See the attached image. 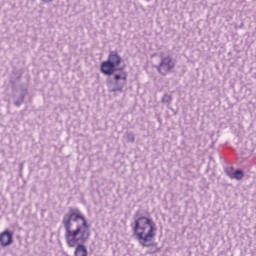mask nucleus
<instances>
[{
	"mask_svg": "<svg viewBox=\"0 0 256 256\" xmlns=\"http://www.w3.org/2000/svg\"><path fill=\"white\" fill-rule=\"evenodd\" d=\"M101 73L104 75H113L116 81L115 91H123L124 85H127V73L123 68H117V65H101Z\"/></svg>",
	"mask_w": 256,
	"mask_h": 256,
	"instance_id": "obj_3",
	"label": "nucleus"
},
{
	"mask_svg": "<svg viewBox=\"0 0 256 256\" xmlns=\"http://www.w3.org/2000/svg\"><path fill=\"white\" fill-rule=\"evenodd\" d=\"M43 3H53V0H42Z\"/></svg>",
	"mask_w": 256,
	"mask_h": 256,
	"instance_id": "obj_11",
	"label": "nucleus"
},
{
	"mask_svg": "<svg viewBox=\"0 0 256 256\" xmlns=\"http://www.w3.org/2000/svg\"><path fill=\"white\" fill-rule=\"evenodd\" d=\"M161 63L160 65H171L173 58L171 56H165L163 52L160 53Z\"/></svg>",
	"mask_w": 256,
	"mask_h": 256,
	"instance_id": "obj_6",
	"label": "nucleus"
},
{
	"mask_svg": "<svg viewBox=\"0 0 256 256\" xmlns=\"http://www.w3.org/2000/svg\"><path fill=\"white\" fill-rule=\"evenodd\" d=\"M230 179H236L237 181H241V179L244 177L242 170H236L233 173L229 174Z\"/></svg>",
	"mask_w": 256,
	"mask_h": 256,
	"instance_id": "obj_8",
	"label": "nucleus"
},
{
	"mask_svg": "<svg viewBox=\"0 0 256 256\" xmlns=\"http://www.w3.org/2000/svg\"><path fill=\"white\" fill-rule=\"evenodd\" d=\"M171 69H173V66H169V65L157 66V70L159 71V73L161 75H167V73H169V71H171Z\"/></svg>",
	"mask_w": 256,
	"mask_h": 256,
	"instance_id": "obj_7",
	"label": "nucleus"
},
{
	"mask_svg": "<svg viewBox=\"0 0 256 256\" xmlns=\"http://www.w3.org/2000/svg\"><path fill=\"white\" fill-rule=\"evenodd\" d=\"M101 65H113V63H112L111 60H109V58H108V60L102 62Z\"/></svg>",
	"mask_w": 256,
	"mask_h": 256,
	"instance_id": "obj_10",
	"label": "nucleus"
},
{
	"mask_svg": "<svg viewBox=\"0 0 256 256\" xmlns=\"http://www.w3.org/2000/svg\"><path fill=\"white\" fill-rule=\"evenodd\" d=\"M134 237L142 247H151L157 237V224L149 216L136 214L131 224Z\"/></svg>",
	"mask_w": 256,
	"mask_h": 256,
	"instance_id": "obj_2",
	"label": "nucleus"
},
{
	"mask_svg": "<svg viewBox=\"0 0 256 256\" xmlns=\"http://www.w3.org/2000/svg\"><path fill=\"white\" fill-rule=\"evenodd\" d=\"M172 97L171 95L165 94L162 98V103H171Z\"/></svg>",
	"mask_w": 256,
	"mask_h": 256,
	"instance_id": "obj_9",
	"label": "nucleus"
},
{
	"mask_svg": "<svg viewBox=\"0 0 256 256\" xmlns=\"http://www.w3.org/2000/svg\"><path fill=\"white\" fill-rule=\"evenodd\" d=\"M65 234L64 238L68 247H76L74 256H87V247L83 243L89 241L91 230L85 216L79 210H71L62 220Z\"/></svg>",
	"mask_w": 256,
	"mask_h": 256,
	"instance_id": "obj_1",
	"label": "nucleus"
},
{
	"mask_svg": "<svg viewBox=\"0 0 256 256\" xmlns=\"http://www.w3.org/2000/svg\"><path fill=\"white\" fill-rule=\"evenodd\" d=\"M108 59L112 62V65H119L121 63V56L117 51H110Z\"/></svg>",
	"mask_w": 256,
	"mask_h": 256,
	"instance_id": "obj_5",
	"label": "nucleus"
},
{
	"mask_svg": "<svg viewBox=\"0 0 256 256\" xmlns=\"http://www.w3.org/2000/svg\"><path fill=\"white\" fill-rule=\"evenodd\" d=\"M13 244V232L10 230H4L0 233V245L1 247H9Z\"/></svg>",
	"mask_w": 256,
	"mask_h": 256,
	"instance_id": "obj_4",
	"label": "nucleus"
}]
</instances>
